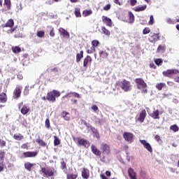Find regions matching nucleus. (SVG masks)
I'll use <instances>...</instances> for the list:
<instances>
[{"label": "nucleus", "mask_w": 179, "mask_h": 179, "mask_svg": "<svg viewBox=\"0 0 179 179\" xmlns=\"http://www.w3.org/2000/svg\"><path fill=\"white\" fill-rule=\"evenodd\" d=\"M59 96H61V92L53 90L52 92L48 93L46 100L50 103H55V101H57V97H59Z\"/></svg>", "instance_id": "1"}, {"label": "nucleus", "mask_w": 179, "mask_h": 179, "mask_svg": "<svg viewBox=\"0 0 179 179\" xmlns=\"http://www.w3.org/2000/svg\"><path fill=\"white\" fill-rule=\"evenodd\" d=\"M136 83L137 89L141 90V93H148V85L145 83L142 78H136Z\"/></svg>", "instance_id": "2"}, {"label": "nucleus", "mask_w": 179, "mask_h": 179, "mask_svg": "<svg viewBox=\"0 0 179 179\" xmlns=\"http://www.w3.org/2000/svg\"><path fill=\"white\" fill-rule=\"evenodd\" d=\"M178 73H179V70L176 69H167L162 72V75H164V76L171 79H173V75H178Z\"/></svg>", "instance_id": "3"}, {"label": "nucleus", "mask_w": 179, "mask_h": 179, "mask_svg": "<svg viewBox=\"0 0 179 179\" xmlns=\"http://www.w3.org/2000/svg\"><path fill=\"white\" fill-rule=\"evenodd\" d=\"M41 171L45 177H47V178H49V177H54L55 173H57V171L55 169H45V168H41Z\"/></svg>", "instance_id": "4"}, {"label": "nucleus", "mask_w": 179, "mask_h": 179, "mask_svg": "<svg viewBox=\"0 0 179 179\" xmlns=\"http://www.w3.org/2000/svg\"><path fill=\"white\" fill-rule=\"evenodd\" d=\"M120 85L122 90H124V92H129L132 89L131 83L127 81L126 80L122 81Z\"/></svg>", "instance_id": "5"}, {"label": "nucleus", "mask_w": 179, "mask_h": 179, "mask_svg": "<svg viewBox=\"0 0 179 179\" xmlns=\"http://www.w3.org/2000/svg\"><path fill=\"white\" fill-rule=\"evenodd\" d=\"M146 115H148V113H146V110H141L138 115V117L136 119V121L142 124V122H145V118H146Z\"/></svg>", "instance_id": "6"}, {"label": "nucleus", "mask_w": 179, "mask_h": 179, "mask_svg": "<svg viewBox=\"0 0 179 179\" xmlns=\"http://www.w3.org/2000/svg\"><path fill=\"white\" fill-rule=\"evenodd\" d=\"M148 40L150 43H156V41H159V40H160V34L154 33L153 34L150 36V37L148 38Z\"/></svg>", "instance_id": "7"}, {"label": "nucleus", "mask_w": 179, "mask_h": 179, "mask_svg": "<svg viewBox=\"0 0 179 179\" xmlns=\"http://www.w3.org/2000/svg\"><path fill=\"white\" fill-rule=\"evenodd\" d=\"M160 111H159V109H154L152 113L150 115L151 118H153V120H160Z\"/></svg>", "instance_id": "8"}, {"label": "nucleus", "mask_w": 179, "mask_h": 179, "mask_svg": "<svg viewBox=\"0 0 179 179\" xmlns=\"http://www.w3.org/2000/svg\"><path fill=\"white\" fill-rule=\"evenodd\" d=\"M102 22L103 23H105L106 26H108V27H113V21L110 20V17L106 16H102Z\"/></svg>", "instance_id": "9"}, {"label": "nucleus", "mask_w": 179, "mask_h": 179, "mask_svg": "<svg viewBox=\"0 0 179 179\" xmlns=\"http://www.w3.org/2000/svg\"><path fill=\"white\" fill-rule=\"evenodd\" d=\"M141 143L142 145H143L144 148L145 149H147V150H148V152H150V153H152V152H153V149L152 148V145H150V144L149 143L146 142L145 140H141Z\"/></svg>", "instance_id": "10"}, {"label": "nucleus", "mask_w": 179, "mask_h": 179, "mask_svg": "<svg viewBox=\"0 0 179 179\" xmlns=\"http://www.w3.org/2000/svg\"><path fill=\"white\" fill-rule=\"evenodd\" d=\"M101 150L103 151V155H108L110 153V147L106 143L101 145Z\"/></svg>", "instance_id": "11"}, {"label": "nucleus", "mask_w": 179, "mask_h": 179, "mask_svg": "<svg viewBox=\"0 0 179 179\" xmlns=\"http://www.w3.org/2000/svg\"><path fill=\"white\" fill-rule=\"evenodd\" d=\"M78 145H80V146H84V148H89L90 143L87 140L80 138L78 140Z\"/></svg>", "instance_id": "12"}, {"label": "nucleus", "mask_w": 179, "mask_h": 179, "mask_svg": "<svg viewBox=\"0 0 179 179\" xmlns=\"http://www.w3.org/2000/svg\"><path fill=\"white\" fill-rule=\"evenodd\" d=\"M123 138L127 141V142H132V138H134V135L131 133L124 132L123 134Z\"/></svg>", "instance_id": "13"}, {"label": "nucleus", "mask_w": 179, "mask_h": 179, "mask_svg": "<svg viewBox=\"0 0 179 179\" xmlns=\"http://www.w3.org/2000/svg\"><path fill=\"white\" fill-rule=\"evenodd\" d=\"M29 111H30V106L29 104L23 105L22 108H21V113L23 114V115H26Z\"/></svg>", "instance_id": "14"}, {"label": "nucleus", "mask_w": 179, "mask_h": 179, "mask_svg": "<svg viewBox=\"0 0 179 179\" xmlns=\"http://www.w3.org/2000/svg\"><path fill=\"white\" fill-rule=\"evenodd\" d=\"M15 25V22L13 21V19L8 20L6 24L2 25V27H10V29H12V27Z\"/></svg>", "instance_id": "15"}, {"label": "nucleus", "mask_w": 179, "mask_h": 179, "mask_svg": "<svg viewBox=\"0 0 179 179\" xmlns=\"http://www.w3.org/2000/svg\"><path fill=\"white\" fill-rule=\"evenodd\" d=\"M24 157H36L37 152H25L23 153Z\"/></svg>", "instance_id": "16"}, {"label": "nucleus", "mask_w": 179, "mask_h": 179, "mask_svg": "<svg viewBox=\"0 0 179 179\" xmlns=\"http://www.w3.org/2000/svg\"><path fill=\"white\" fill-rule=\"evenodd\" d=\"M92 62V57H90V55H87L85 59L83 62V66L84 68H87V65Z\"/></svg>", "instance_id": "17"}, {"label": "nucleus", "mask_w": 179, "mask_h": 179, "mask_svg": "<svg viewBox=\"0 0 179 179\" xmlns=\"http://www.w3.org/2000/svg\"><path fill=\"white\" fill-rule=\"evenodd\" d=\"M89 176H90L89 169H87L86 168L83 169V171H82L83 178L87 179V178H89Z\"/></svg>", "instance_id": "18"}, {"label": "nucleus", "mask_w": 179, "mask_h": 179, "mask_svg": "<svg viewBox=\"0 0 179 179\" xmlns=\"http://www.w3.org/2000/svg\"><path fill=\"white\" fill-rule=\"evenodd\" d=\"M91 150L94 155H96V156H100L101 155V152L97 149L94 145L91 146Z\"/></svg>", "instance_id": "19"}, {"label": "nucleus", "mask_w": 179, "mask_h": 179, "mask_svg": "<svg viewBox=\"0 0 179 179\" xmlns=\"http://www.w3.org/2000/svg\"><path fill=\"white\" fill-rule=\"evenodd\" d=\"M128 17H129L128 22L134 23V22L135 21V15H134V13H132V12L129 11Z\"/></svg>", "instance_id": "20"}, {"label": "nucleus", "mask_w": 179, "mask_h": 179, "mask_svg": "<svg viewBox=\"0 0 179 179\" xmlns=\"http://www.w3.org/2000/svg\"><path fill=\"white\" fill-rule=\"evenodd\" d=\"M90 129H91L92 132L93 133V136L94 138H96V139H99L100 138V135L99 134V131H97V129H96L93 127H90Z\"/></svg>", "instance_id": "21"}, {"label": "nucleus", "mask_w": 179, "mask_h": 179, "mask_svg": "<svg viewBox=\"0 0 179 179\" xmlns=\"http://www.w3.org/2000/svg\"><path fill=\"white\" fill-rule=\"evenodd\" d=\"M61 116L62 118H64L66 121H69L70 120V116H69V113L66 111H63L61 114Z\"/></svg>", "instance_id": "22"}, {"label": "nucleus", "mask_w": 179, "mask_h": 179, "mask_svg": "<svg viewBox=\"0 0 179 179\" xmlns=\"http://www.w3.org/2000/svg\"><path fill=\"white\" fill-rule=\"evenodd\" d=\"M22 94V90L19 87H16L14 90V94L15 96V99H19L20 97V94Z\"/></svg>", "instance_id": "23"}, {"label": "nucleus", "mask_w": 179, "mask_h": 179, "mask_svg": "<svg viewBox=\"0 0 179 179\" xmlns=\"http://www.w3.org/2000/svg\"><path fill=\"white\" fill-rule=\"evenodd\" d=\"M8 98L6 96V94L1 93L0 94V103H6Z\"/></svg>", "instance_id": "24"}, {"label": "nucleus", "mask_w": 179, "mask_h": 179, "mask_svg": "<svg viewBox=\"0 0 179 179\" xmlns=\"http://www.w3.org/2000/svg\"><path fill=\"white\" fill-rule=\"evenodd\" d=\"M59 33H61L62 34H63V36H66V37L69 38V33L68 31H66L65 29L64 28H59Z\"/></svg>", "instance_id": "25"}, {"label": "nucleus", "mask_w": 179, "mask_h": 179, "mask_svg": "<svg viewBox=\"0 0 179 179\" xmlns=\"http://www.w3.org/2000/svg\"><path fill=\"white\" fill-rule=\"evenodd\" d=\"M11 50L14 54H19L22 51V49L19 46H13Z\"/></svg>", "instance_id": "26"}, {"label": "nucleus", "mask_w": 179, "mask_h": 179, "mask_svg": "<svg viewBox=\"0 0 179 179\" xmlns=\"http://www.w3.org/2000/svg\"><path fill=\"white\" fill-rule=\"evenodd\" d=\"M147 8H148V6H146V5L138 6L136 8L135 11L136 12H143V10H145V9Z\"/></svg>", "instance_id": "27"}, {"label": "nucleus", "mask_w": 179, "mask_h": 179, "mask_svg": "<svg viewBox=\"0 0 179 179\" xmlns=\"http://www.w3.org/2000/svg\"><path fill=\"white\" fill-rule=\"evenodd\" d=\"M82 58H83V50H81L80 53L76 55V62H80Z\"/></svg>", "instance_id": "28"}, {"label": "nucleus", "mask_w": 179, "mask_h": 179, "mask_svg": "<svg viewBox=\"0 0 179 179\" xmlns=\"http://www.w3.org/2000/svg\"><path fill=\"white\" fill-rule=\"evenodd\" d=\"M34 166V164H31L30 162H27L24 164V167L26 170H28V171H31V168Z\"/></svg>", "instance_id": "29"}, {"label": "nucleus", "mask_w": 179, "mask_h": 179, "mask_svg": "<svg viewBox=\"0 0 179 179\" xmlns=\"http://www.w3.org/2000/svg\"><path fill=\"white\" fill-rule=\"evenodd\" d=\"M128 173L131 179H135V171L132 168L129 169Z\"/></svg>", "instance_id": "30"}, {"label": "nucleus", "mask_w": 179, "mask_h": 179, "mask_svg": "<svg viewBox=\"0 0 179 179\" xmlns=\"http://www.w3.org/2000/svg\"><path fill=\"white\" fill-rule=\"evenodd\" d=\"M158 52H164L166 51V45H159L157 49Z\"/></svg>", "instance_id": "31"}, {"label": "nucleus", "mask_w": 179, "mask_h": 179, "mask_svg": "<svg viewBox=\"0 0 179 179\" xmlns=\"http://www.w3.org/2000/svg\"><path fill=\"white\" fill-rule=\"evenodd\" d=\"M36 142L37 143H38V145H40V146H42V147H45V146H47V143H45V142H44V141H43V140H41V139H40V138H37L36 140Z\"/></svg>", "instance_id": "32"}, {"label": "nucleus", "mask_w": 179, "mask_h": 179, "mask_svg": "<svg viewBox=\"0 0 179 179\" xmlns=\"http://www.w3.org/2000/svg\"><path fill=\"white\" fill-rule=\"evenodd\" d=\"M166 83H160L156 85V87L157 89V90H162L163 89V87H166Z\"/></svg>", "instance_id": "33"}, {"label": "nucleus", "mask_w": 179, "mask_h": 179, "mask_svg": "<svg viewBox=\"0 0 179 179\" xmlns=\"http://www.w3.org/2000/svg\"><path fill=\"white\" fill-rule=\"evenodd\" d=\"M170 130L173 131V132H178L179 127L177 124H173V125L170 126Z\"/></svg>", "instance_id": "34"}, {"label": "nucleus", "mask_w": 179, "mask_h": 179, "mask_svg": "<svg viewBox=\"0 0 179 179\" xmlns=\"http://www.w3.org/2000/svg\"><path fill=\"white\" fill-rule=\"evenodd\" d=\"M100 57H102V58H107L108 57V53L104 50H101L99 52Z\"/></svg>", "instance_id": "35"}, {"label": "nucleus", "mask_w": 179, "mask_h": 179, "mask_svg": "<svg viewBox=\"0 0 179 179\" xmlns=\"http://www.w3.org/2000/svg\"><path fill=\"white\" fill-rule=\"evenodd\" d=\"M14 139H16V141H22V139H24V137L22 136V134H15Z\"/></svg>", "instance_id": "36"}, {"label": "nucleus", "mask_w": 179, "mask_h": 179, "mask_svg": "<svg viewBox=\"0 0 179 179\" xmlns=\"http://www.w3.org/2000/svg\"><path fill=\"white\" fill-rule=\"evenodd\" d=\"M101 30H102L103 34H105L106 36H110V31H108V29H106V27H102Z\"/></svg>", "instance_id": "37"}, {"label": "nucleus", "mask_w": 179, "mask_h": 179, "mask_svg": "<svg viewBox=\"0 0 179 179\" xmlns=\"http://www.w3.org/2000/svg\"><path fill=\"white\" fill-rule=\"evenodd\" d=\"M59 143H61V141H59V138H58V137L57 136H54V145L55 146H58V145H59Z\"/></svg>", "instance_id": "38"}, {"label": "nucleus", "mask_w": 179, "mask_h": 179, "mask_svg": "<svg viewBox=\"0 0 179 179\" xmlns=\"http://www.w3.org/2000/svg\"><path fill=\"white\" fill-rule=\"evenodd\" d=\"M92 13H93L92 10H86L83 12V15H84L85 17H86L87 16H90V15H92Z\"/></svg>", "instance_id": "39"}, {"label": "nucleus", "mask_w": 179, "mask_h": 179, "mask_svg": "<svg viewBox=\"0 0 179 179\" xmlns=\"http://www.w3.org/2000/svg\"><path fill=\"white\" fill-rule=\"evenodd\" d=\"M155 63L156 64V65H157L158 66H160V65H162V64H163V59H156L155 60Z\"/></svg>", "instance_id": "40"}, {"label": "nucleus", "mask_w": 179, "mask_h": 179, "mask_svg": "<svg viewBox=\"0 0 179 179\" xmlns=\"http://www.w3.org/2000/svg\"><path fill=\"white\" fill-rule=\"evenodd\" d=\"M166 23H168V24H176V21L175 20L168 18L166 20Z\"/></svg>", "instance_id": "41"}, {"label": "nucleus", "mask_w": 179, "mask_h": 179, "mask_svg": "<svg viewBox=\"0 0 179 179\" xmlns=\"http://www.w3.org/2000/svg\"><path fill=\"white\" fill-rule=\"evenodd\" d=\"M4 3L7 6V9H10V6H11L10 0H4Z\"/></svg>", "instance_id": "42"}, {"label": "nucleus", "mask_w": 179, "mask_h": 179, "mask_svg": "<svg viewBox=\"0 0 179 179\" xmlns=\"http://www.w3.org/2000/svg\"><path fill=\"white\" fill-rule=\"evenodd\" d=\"M75 15L76 17H80V16H82V15L80 14V10L79 8L75 9Z\"/></svg>", "instance_id": "43"}, {"label": "nucleus", "mask_w": 179, "mask_h": 179, "mask_svg": "<svg viewBox=\"0 0 179 179\" xmlns=\"http://www.w3.org/2000/svg\"><path fill=\"white\" fill-rule=\"evenodd\" d=\"M44 31H38L36 34L37 37H39L40 38H42V37H44Z\"/></svg>", "instance_id": "44"}, {"label": "nucleus", "mask_w": 179, "mask_h": 179, "mask_svg": "<svg viewBox=\"0 0 179 179\" xmlns=\"http://www.w3.org/2000/svg\"><path fill=\"white\" fill-rule=\"evenodd\" d=\"M78 175L76 174H69L67 175V179H76Z\"/></svg>", "instance_id": "45"}, {"label": "nucleus", "mask_w": 179, "mask_h": 179, "mask_svg": "<svg viewBox=\"0 0 179 179\" xmlns=\"http://www.w3.org/2000/svg\"><path fill=\"white\" fill-rule=\"evenodd\" d=\"M92 110H93V111H94V113H99V107H97V106L96 105H92L91 106Z\"/></svg>", "instance_id": "46"}, {"label": "nucleus", "mask_w": 179, "mask_h": 179, "mask_svg": "<svg viewBox=\"0 0 179 179\" xmlns=\"http://www.w3.org/2000/svg\"><path fill=\"white\" fill-rule=\"evenodd\" d=\"M94 51H96V48L92 46L91 49L87 50V54H93Z\"/></svg>", "instance_id": "47"}, {"label": "nucleus", "mask_w": 179, "mask_h": 179, "mask_svg": "<svg viewBox=\"0 0 179 179\" xmlns=\"http://www.w3.org/2000/svg\"><path fill=\"white\" fill-rule=\"evenodd\" d=\"M99 41L94 40V41H92V47H94V48L95 47H97V45H99Z\"/></svg>", "instance_id": "48"}, {"label": "nucleus", "mask_w": 179, "mask_h": 179, "mask_svg": "<svg viewBox=\"0 0 179 179\" xmlns=\"http://www.w3.org/2000/svg\"><path fill=\"white\" fill-rule=\"evenodd\" d=\"M149 33H150V28L146 27L143 30V34H149Z\"/></svg>", "instance_id": "49"}, {"label": "nucleus", "mask_w": 179, "mask_h": 179, "mask_svg": "<svg viewBox=\"0 0 179 179\" xmlns=\"http://www.w3.org/2000/svg\"><path fill=\"white\" fill-rule=\"evenodd\" d=\"M4 157H5V152L1 151V152H0V160H1V162H3Z\"/></svg>", "instance_id": "50"}, {"label": "nucleus", "mask_w": 179, "mask_h": 179, "mask_svg": "<svg viewBox=\"0 0 179 179\" xmlns=\"http://www.w3.org/2000/svg\"><path fill=\"white\" fill-rule=\"evenodd\" d=\"M24 94H25V96H27V94H29V85H27L24 88Z\"/></svg>", "instance_id": "51"}, {"label": "nucleus", "mask_w": 179, "mask_h": 179, "mask_svg": "<svg viewBox=\"0 0 179 179\" xmlns=\"http://www.w3.org/2000/svg\"><path fill=\"white\" fill-rule=\"evenodd\" d=\"M155 141H157L158 143L162 142V138H160V136H159V135H157V134L155 136Z\"/></svg>", "instance_id": "52"}, {"label": "nucleus", "mask_w": 179, "mask_h": 179, "mask_svg": "<svg viewBox=\"0 0 179 179\" xmlns=\"http://www.w3.org/2000/svg\"><path fill=\"white\" fill-rule=\"evenodd\" d=\"M154 20H155V18L153 17V15H150L149 24H153V23H155Z\"/></svg>", "instance_id": "53"}, {"label": "nucleus", "mask_w": 179, "mask_h": 179, "mask_svg": "<svg viewBox=\"0 0 179 179\" xmlns=\"http://www.w3.org/2000/svg\"><path fill=\"white\" fill-rule=\"evenodd\" d=\"M45 124L46 128H50V120L49 119L45 120Z\"/></svg>", "instance_id": "54"}, {"label": "nucleus", "mask_w": 179, "mask_h": 179, "mask_svg": "<svg viewBox=\"0 0 179 179\" xmlns=\"http://www.w3.org/2000/svg\"><path fill=\"white\" fill-rule=\"evenodd\" d=\"M73 97H76V99H80V94L76 93V92H73Z\"/></svg>", "instance_id": "55"}, {"label": "nucleus", "mask_w": 179, "mask_h": 179, "mask_svg": "<svg viewBox=\"0 0 179 179\" xmlns=\"http://www.w3.org/2000/svg\"><path fill=\"white\" fill-rule=\"evenodd\" d=\"M110 8H111V5L107 4L103 7V10H109Z\"/></svg>", "instance_id": "56"}, {"label": "nucleus", "mask_w": 179, "mask_h": 179, "mask_svg": "<svg viewBox=\"0 0 179 179\" xmlns=\"http://www.w3.org/2000/svg\"><path fill=\"white\" fill-rule=\"evenodd\" d=\"M50 37H55V33H54V28H52L50 31Z\"/></svg>", "instance_id": "57"}, {"label": "nucleus", "mask_w": 179, "mask_h": 179, "mask_svg": "<svg viewBox=\"0 0 179 179\" xmlns=\"http://www.w3.org/2000/svg\"><path fill=\"white\" fill-rule=\"evenodd\" d=\"M61 164H62V170H64V169H66V164L65 163V162H61Z\"/></svg>", "instance_id": "58"}, {"label": "nucleus", "mask_w": 179, "mask_h": 179, "mask_svg": "<svg viewBox=\"0 0 179 179\" xmlns=\"http://www.w3.org/2000/svg\"><path fill=\"white\" fill-rule=\"evenodd\" d=\"M115 3H117V5H122V1H120V0H113Z\"/></svg>", "instance_id": "59"}, {"label": "nucleus", "mask_w": 179, "mask_h": 179, "mask_svg": "<svg viewBox=\"0 0 179 179\" xmlns=\"http://www.w3.org/2000/svg\"><path fill=\"white\" fill-rule=\"evenodd\" d=\"M150 68H152V69H156V65H155V63L153 62L150 63Z\"/></svg>", "instance_id": "60"}, {"label": "nucleus", "mask_w": 179, "mask_h": 179, "mask_svg": "<svg viewBox=\"0 0 179 179\" xmlns=\"http://www.w3.org/2000/svg\"><path fill=\"white\" fill-rule=\"evenodd\" d=\"M6 142H5V141H0V146H6Z\"/></svg>", "instance_id": "61"}, {"label": "nucleus", "mask_w": 179, "mask_h": 179, "mask_svg": "<svg viewBox=\"0 0 179 179\" xmlns=\"http://www.w3.org/2000/svg\"><path fill=\"white\" fill-rule=\"evenodd\" d=\"M174 82H176V83H179V76H176L173 78Z\"/></svg>", "instance_id": "62"}, {"label": "nucleus", "mask_w": 179, "mask_h": 179, "mask_svg": "<svg viewBox=\"0 0 179 179\" xmlns=\"http://www.w3.org/2000/svg\"><path fill=\"white\" fill-rule=\"evenodd\" d=\"M15 30H16V28H11L8 31V33H13V31H15Z\"/></svg>", "instance_id": "63"}, {"label": "nucleus", "mask_w": 179, "mask_h": 179, "mask_svg": "<svg viewBox=\"0 0 179 179\" xmlns=\"http://www.w3.org/2000/svg\"><path fill=\"white\" fill-rule=\"evenodd\" d=\"M130 3H131V6H135V0H130Z\"/></svg>", "instance_id": "64"}]
</instances>
